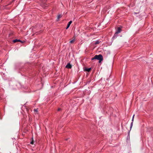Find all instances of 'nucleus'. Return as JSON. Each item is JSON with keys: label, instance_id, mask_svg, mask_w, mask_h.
Here are the masks:
<instances>
[{"label": "nucleus", "instance_id": "7ed1b4c3", "mask_svg": "<svg viewBox=\"0 0 153 153\" xmlns=\"http://www.w3.org/2000/svg\"><path fill=\"white\" fill-rule=\"evenodd\" d=\"M65 68L68 69H71L72 68V66L70 63H68L67 65L65 66Z\"/></svg>", "mask_w": 153, "mask_h": 153}, {"label": "nucleus", "instance_id": "f257e3e1", "mask_svg": "<svg viewBox=\"0 0 153 153\" xmlns=\"http://www.w3.org/2000/svg\"><path fill=\"white\" fill-rule=\"evenodd\" d=\"M95 57L96 59L98 60L99 62L101 63V61L103 60V57L102 55L101 54H99L98 55H95Z\"/></svg>", "mask_w": 153, "mask_h": 153}, {"label": "nucleus", "instance_id": "dca6fc26", "mask_svg": "<svg viewBox=\"0 0 153 153\" xmlns=\"http://www.w3.org/2000/svg\"><path fill=\"white\" fill-rule=\"evenodd\" d=\"M21 42V43H24V41H23H23H21V42Z\"/></svg>", "mask_w": 153, "mask_h": 153}, {"label": "nucleus", "instance_id": "2eb2a0df", "mask_svg": "<svg viewBox=\"0 0 153 153\" xmlns=\"http://www.w3.org/2000/svg\"><path fill=\"white\" fill-rule=\"evenodd\" d=\"M114 37H115V35H114V36H113V37H112V39L113 40L114 39Z\"/></svg>", "mask_w": 153, "mask_h": 153}, {"label": "nucleus", "instance_id": "f8f14e48", "mask_svg": "<svg viewBox=\"0 0 153 153\" xmlns=\"http://www.w3.org/2000/svg\"><path fill=\"white\" fill-rule=\"evenodd\" d=\"M95 58V56H94V57H92V58H91V60H94V59H96V58Z\"/></svg>", "mask_w": 153, "mask_h": 153}, {"label": "nucleus", "instance_id": "ddd939ff", "mask_svg": "<svg viewBox=\"0 0 153 153\" xmlns=\"http://www.w3.org/2000/svg\"><path fill=\"white\" fill-rule=\"evenodd\" d=\"M33 143H34V142H33V140L32 141H31L30 142V143L31 144H33Z\"/></svg>", "mask_w": 153, "mask_h": 153}, {"label": "nucleus", "instance_id": "20e7f679", "mask_svg": "<svg viewBox=\"0 0 153 153\" xmlns=\"http://www.w3.org/2000/svg\"><path fill=\"white\" fill-rule=\"evenodd\" d=\"M62 16V14H59L57 17L56 21L58 22L59 20V19L61 18Z\"/></svg>", "mask_w": 153, "mask_h": 153}, {"label": "nucleus", "instance_id": "4468645a", "mask_svg": "<svg viewBox=\"0 0 153 153\" xmlns=\"http://www.w3.org/2000/svg\"><path fill=\"white\" fill-rule=\"evenodd\" d=\"M61 110V108H59L58 109H57V111H60V110Z\"/></svg>", "mask_w": 153, "mask_h": 153}, {"label": "nucleus", "instance_id": "39448f33", "mask_svg": "<svg viewBox=\"0 0 153 153\" xmlns=\"http://www.w3.org/2000/svg\"><path fill=\"white\" fill-rule=\"evenodd\" d=\"M72 22V21H70L67 24V27L66 28V29H68L69 27L70 26V25L71 24Z\"/></svg>", "mask_w": 153, "mask_h": 153}, {"label": "nucleus", "instance_id": "1a4fd4ad", "mask_svg": "<svg viewBox=\"0 0 153 153\" xmlns=\"http://www.w3.org/2000/svg\"><path fill=\"white\" fill-rule=\"evenodd\" d=\"M134 115H133V118H132V122H131V128L132 126V125H133V121H134Z\"/></svg>", "mask_w": 153, "mask_h": 153}, {"label": "nucleus", "instance_id": "6e6552de", "mask_svg": "<svg viewBox=\"0 0 153 153\" xmlns=\"http://www.w3.org/2000/svg\"><path fill=\"white\" fill-rule=\"evenodd\" d=\"M73 38H74V39H73V40H71V41L70 42V43H71V44L73 43L75 41V37H73Z\"/></svg>", "mask_w": 153, "mask_h": 153}, {"label": "nucleus", "instance_id": "0eeeda50", "mask_svg": "<svg viewBox=\"0 0 153 153\" xmlns=\"http://www.w3.org/2000/svg\"><path fill=\"white\" fill-rule=\"evenodd\" d=\"M13 42L14 43H15L16 42H21V40L19 39H16L13 40Z\"/></svg>", "mask_w": 153, "mask_h": 153}, {"label": "nucleus", "instance_id": "9b49d317", "mask_svg": "<svg viewBox=\"0 0 153 153\" xmlns=\"http://www.w3.org/2000/svg\"><path fill=\"white\" fill-rule=\"evenodd\" d=\"M38 108L34 109L33 111H34V112H36V113H37L38 111Z\"/></svg>", "mask_w": 153, "mask_h": 153}, {"label": "nucleus", "instance_id": "f3484780", "mask_svg": "<svg viewBox=\"0 0 153 153\" xmlns=\"http://www.w3.org/2000/svg\"><path fill=\"white\" fill-rule=\"evenodd\" d=\"M68 139H65V140H68Z\"/></svg>", "mask_w": 153, "mask_h": 153}, {"label": "nucleus", "instance_id": "423d86ee", "mask_svg": "<svg viewBox=\"0 0 153 153\" xmlns=\"http://www.w3.org/2000/svg\"><path fill=\"white\" fill-rule=\"evenodd\" d=\"M91 68H85L84 69V71H87L89 72H90L91 71Z\"/></svg>", "mask_w": 153, "mask_h": 153}, {"label": "nucleus", "instance_id": "9d476101", "mask_svg": "<svg viewBox=\"0 0 153 153\" xmlns=\"http://www.w3.org/2000/svg\"><path fill=\"white\" fill-rule=\"evenodd\" d=\"M100 42V41L99 40H98L97 41H96L95 43H94V44L95 45H97L98 44H99Z\"/></svg>", "mask_w": 153, "mask_h": 153}, {"label": "nucleus", "instance_id": "a211bd4d", "mask_svg": "<svg viewBox=\"0 0 153 153\" xmlns=\"http://www.w3.org/2000/svg\"><path fill=\"white\" fill-rule=\"evenodd\" d=\"M90 81H89V83L90 82Z\"/></svg>", "mask_w": 153, "mask_h": 153}, {"label": "nucleus", "instance_id": "f03ea898", "mask_svg": "<svg viewBox=\"0 0 153 153\" xmlns=\"http://www.w3.org/2000/svg\"><path fill=\"white\" fill-rule=\"evenodd\" d=\"M121 27H119L117 28V31L115 32V34L120 33L121 31Z\"/></svg>", "mask_w": 153, "mask_h": 153}]
</instances>
